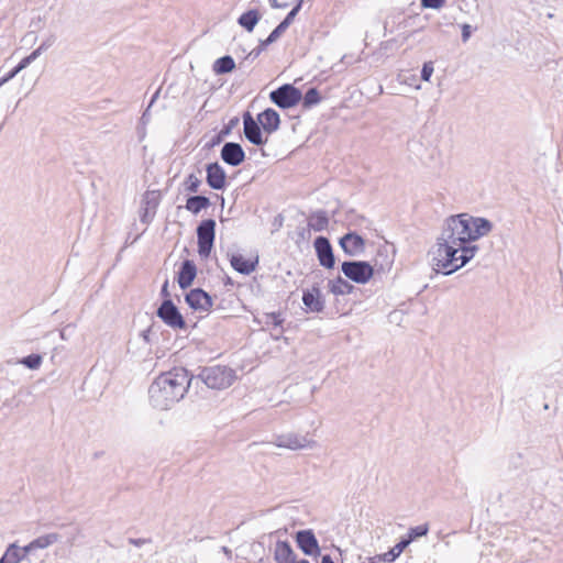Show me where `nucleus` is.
Masks as SVG:
<instances>
[{
    "label": "nucleus",
    "mask_w": 563,
    "mask_h": 563,
    "mask_svg": "<svg viewBox=\"0 0 563 563\" xmlns=\"http://www.w3.org/2000/svg\"><path fill=\"white\" fill-rule=\"evenodd\" d=\"M235 60L231 55H224L217 58L212 64V71L217 76L227 75L235 69Z\"/></svg>",
    "instance_id": "nucleus-26"
},
{
    "label": "nucleus",
    "mask_w": 563,
    "mask_h": 563,
    "mask_svg": "<svg viewBox=\"0 0 563 563\" xmlns=\"http://www.w3.org/2000/svg\"><path fill=\"white\" fill-rule=\"evenodd\" d=\"M224 139H225V136L223 134H221V132L219 131L205 145V148H208V150L213 148V147L220 145L223 142Z\"/></svg>",
    "instance_id": "nucleus-43"
},
{
    "label": "nucleus",
    "mask_w": 563,
    "mask_h": 563,
    "mask_svg": "<svg viewBox=\"0 0 563 563\" xmlns=\"http://www.w3.org/2000/svg\"><path fill=\"white\" fill-rule=\"evenodd\" d=\"M269 45L271 43H268L267 38L260 40L258 45L245 56L243 62L240 63V66L244 65V63L249 59H256L261 53L264 52Z\"/></svg>",
    "instance_id": "nucleus-35"
},
{
    "label": "nucleus",
    "mask_w": 563,
    "mask_h": 563,
    "mask_svg": "<svg viewBox=\"0 0 563 563\" xmlns=\"http://www.w3.org/2000/svg\"><path fill=\"white\" fill-rule=\"evenodd\" d=\"M313 247L320 266L332 269L335 266V255L332 244L327 236L319 235L313 241Z\"/></svg>",
    "instance_id": "nucleus-11"
},
{
    "label": "nucleus",
    "mask_w": 563,
    "mask_h": 563,
    "mask_svg": "<svg viewBox=\"0 0 563 563\" xmlns=\"http://www.w3.org/2000/svg\"><path fill=\"white\" fill-rule=\"evenodd\" d=\"M321 563H335L330 554H321Z\"/></svg>",
    "instance_id": "nucleus-52"
},
{
    "label": "nucleus",
    "mask_w": 563,
    "mask_h": 563,
    "mask_svg": "<svg viewBox=\"0 0 563 563\" xmlns=\"http://www.w3.org/2000/svg\"><path fill=\"white\" fill-rule=\"evenodd\" d=\"M275 444L278 448H285L289 450H300L305 448H311L316 444L313 440H309L306 435H300L297 433H286L277 435L275 439Z\"/></svg>",
    "instance_id": "nucleus-17"
},
{
    "label": "nucleus",
    "mask_w": 563,
    "mask_h": 563,
    "mask_svg": "<svg viewBox=\"0 0 563 563\" xmlns=\"http://www.w3.org/2000/svg\"><path fill=\"white\" fill-rule=\"evenodd\" d=\"M198 268L192 260H184L176 272L175 282L179 288L186 290L190 288L197 277Z\"/></svg>",
    "instance_id": "nucleus-15"
},
{
    "label": "nucleus",
    "mask_w": 563,
    "mask_h": 563,
    "mask_svg": "<svg viewBox=\"0 0 563 563\" xmlns=\"http://www.w3.org/2000/svg\"><path fill=\"white\" fill-rule=\"evenodd\" d=\"M265 323L267 325L272 324L275 329L280 328L279 334L275 336L276 340L280 338V335L284 332L283 323L285 322V319L282 316V312L279 311H273L265 313Z\"/></svg>",
    "instance_id": "nucleus-32"
},
{
    "label": "nucleus",
    "mask_w": 563,
    "mask_h": 563,
    "mask_svg": "<svg viewBox=\"0 0 563 563\" xmlns=\"http://www.w3.org/2000/svg\"><path fill=\"white\" fill-rule=\"evenodd\" d=\"M103 454H104L103 451H97V452L93 453V459L95 460L100 459Z\"/></svg>",
    "instance_id": "nucleus-56"
},
{
    "label": "nucleus",
    "mask_w": 563,
    "mask_h": 563,
    "mask_svg": "<svg viewBox=\"0 0 563 563\" xmlns=\"http://www.w3.org/2000/svg\"><path fill=\"white\" fill-rule=\"evenodd\" d=\"M445 3V0H420V4L424 9H441Z\"/></svg>",
    "instance_id": "nucleus-41"
},
{
    "label": "nucleus",
    "mask_w": 563,
    "mask_h": 563,
    "mask_svg": "<svg viewBox=\"0 0 563 563\" xmlns=\"http://www.w3.org/2000/svg\"><path fill=\"white\" fill-rule=\"evenodd\" d=\"M205 169L207 185L213 190L224 191L228 186L224 168L218 162H212L208 163Z\"/></svg>",
    "instance_id": "nucleus-14"
},
{
    "label": "nucleus",
    "mask_w": 563,
    "mask_h": 563,
    "mask_svg": "<svg viewBox=\"0 0 563 563\" xmlns=\"http://www.w3.org/2000/svg\"><path fill=\"white\" fill-rule=\"evenodd\" d=\"M161 203V191L159 190H147L143 197L141 205L146 209L157 210Z\"/></svg>",
    "instance_id": "nucleus-31"
},
{
    "label": "nucleus",
    "mask_w": 563,
    "mask_h": 563,
    "mask_svg": "<svg viewBox=\"0 0 563 563\" xmlns=\"http://www.w3.org/2000/svg\"><path fill=\"white\" fill-rule=\"evenodd\" d=\"M256 119L267 135L278 131L282 123L279 113L273 108H266L257 114Z\"/></svg>",
    "instance_id": "nucleus-19"
},
{
    "label": "nucleus",
    "mask_w": 563,
    "mask_h": 563,
    "mask_svg": "<svg viewBox=\"0 0 563 563\" xmlns=\"http://www.w3.org/2000/svg\"><path fill=\"white\" fill-rule=\"evenodd\" d=\"M19 364H22L29 369H38L43 363V356L38 353H31L19 360Z\"/></svg>",
    "instance_id": "nucleus-33"
},
{
    "label": "nucleus",
    "mask_w": 563,
    "mask_h": 563,
    "mask_svg": "<svg viewBox=\"0 0 563 563\" xmlns=\"http://www.w3.org/2000/svg\"><path fill=\"white\" fill-rule=\"evenodd\" d=\"M60 336L64 339L65 338V334H64V331L60 332Z\"/></svg>",
    "instance_id": "nucleus-61"
},
{
    "label": "nucleus",
    "mask_w": 563,
    "mask_h": 563,
    "mask_svg": "<svg viewBox=\"0 0 563 563\" xmlns=\"http://www.w3.org/2000/svg\"><path fill=\"white\" fill-rule=\"evenodd\" d=\"M152 330H153V325L148 327L147 329L143 330L141 332V338L146 342V343H150L151 342V333H152Z\"/></svg>",
    "instance_id": "nucleus-51"
},
{
    "label": "nucleus",
    "mask_w": 563,
    "mask_h": 563,
    "mask_svg": "<svg viewBox=\"0 0 563 563\" xmlns=\"http://www.w3.org/2000/svg\"><path fill=\"white\" fill-rule=\"evenodd\" d=\"M307 221L313 231L321 232L328 228L329 216L325 210H317L309 214Z\"/></svg>",
    "instance_id": "nucleus-27"
},
{
    "label": "nucleus",
    "mask_w": 563,
    "mask_h": 563,
    "mask_svg": "<svg viewBox=\"0 0 563 563\" xmlns=\"http://www.w3.org/2000/svg\"><path fill=\"white\" fill-rule=\"evenodd\" d=\"M224 553H228L230 550L228 548H223Z\"/></svg>",
    "instance_id": "nucleus-59"
},
{
    "label": "nucleus",
    "mask_w": 563,
    "mask_h": 563,
    "mask_svg": "<svg viewBox=\"0 0 563 563\" xmlns=\"http://www.w3.org/2000/svg\"><path fill=\"white\" fill-rule=\"evenodd\" d=\"M433 63L432 62H426L422 65L421 71H420V78L423 81H429L432 74H433Z\"/></svg>",
    "instance_id": "nucleus-40"
},
{
    "label": "nucleus",
    "mask_w": 563,
    "mask_h": 563,
    "mask_svg": "<svg viewBox=\"0 0 563 563\" xmlns=\"http://www.w3.org/2000/svg\"><path fill=\"white\" fill-rule=\"evenodd\" d=\"M283 221H284L283 216L278 214L277 217H275L273 224H274L275 228L278 229V228H280L283 225Z\"/></svg>",
    "instance_id": "nucleus-53"
},
{
    "label": "nucleus",
    "mask_w": 563,
    "mask_h": 563,
    "mask_svg": "<svg viewBox=\"0 0 563 563\" xmlns=\"http://www.w3.org/2000/svg\"><path fill=\"white\" fill-rule=\"evenodd\" d=\"M26 556V552H24V547L21 548L15 543L10 544L2 556L0 558V563H19Z\"/></svg>",
    "instance_id": "nucleus-28"
},
{
    "label": "nucleus",
    "mask_w": 563,
    "mask_h": 563,
    "mask_svg": "<svg viewBox=\"0 0 563 563\" xmlns=\"http://www.w3.org/2000/svg\"><path fill=\"white\" fill-rule=\"evenodd\" d=\"M156 316L173 330H187L188 323L174 301H161Z\"/></svg>",
    "instance_id": "nucleus-7"
},
{
    "label": "nucleus",
    "mask_w": 563,
    "mask_h": 563,
    "mask_svg": "<svg viewBox=\"0 0 563 563\" xmlns=\"http://www.w3.org/2000/svg\"><path fill=\"white\" fill-rule=\"evenodd\" d=\"M503 496H504V495H503L501 493L498 495V500H499V501H501Z\"/></svg>",
    "instance_id": "nucleus-58"
},
{
    "label": "nucleus",
    "mask_w": 563,
    "mask_h": 563,
    "mask_svg": "<svg viewBox=\"0 0 563 563\" xmlns=\"http://www.w3.org/2000/svg\"><path fill=\"white\" fill-rule=\"evenodd\" d=\"M329 291L335 296L352 294L356 287L341 276L328 282Z\"/></svg>",
    "instance_id": "nucleus-24"
},
{
    "label": "nucleus",
    "mask_w": 563,
    "mask_h": 563,
    "mask_svg": "<svg viewBox=\"0 0 563 563\" xmlns=\"http://www.w3.org/2000/svg\"><path fill=\"white\" fill-rule=\"evenodd\" d=\"M2 87V85H0V88Z\"/></svg>",
    "instance_id": "nucleus-62"
},
{
    "label": "nucleus",
    "mask_w": 563,
    "mask_h": 563,
    "mask_svg": "<svg viewBox=\"0 0 563 563\" xmlns=\"http://www.w3.org/2000/svg\"><path fill=\"white\" fill-rule=\"evenodd\" d=\"M404 544L398 541L388 552L368 558L367 563H393L405 551Z\"/></svg>",
    "instance_id": "nucleus-25"
},
{
    "label": "nucleus",
    "mask_w": 563,
    "mask_h": 563,
    "mask_svg": "<svg viewBox=\"0 0 563 563\" xmlns=\"http://www.w3.org/2000/svg\"><path fill=\"white\" fill-rule=\"evenodd\" d=\"M156 214L155 210L146 209L141 206L140 221L144 224H150Z\"/></svg>",
    "instance_id": "nucleus-39"
},
{
    "label": "nucleus",
    "mask_w": 563,
    "mask_h": 563,
    "mask_svg": "<svg viewBox=\"0 0 563 563\" xmlns=\"http://www.w3.org/2000/svg\"><path fill=\"white\" fill-rule=\"evenodd\" d=\"M290 26L284 19L279 22V24L269 33L266 37L268 43H275Z\"/></svg>",
    "instance_id": "nucleus-36"
},
{
    "label": "nucleus",
    "mask_w": 563,
    "mask_h": 563,
    "mask_svg": "<svg viewBox=\"0 0 563 563\" xmlns=\"http://www.w3.org/2000/svg\"><path fill=\"white\" fill-rule=\"evenodd\" d=\"M543 408L547 410L549 409V405L548 404H544Z\"/></svg>",
    "instance_id": "nucleus-60"
},
{
    "label": "nucleus",
    "mask_w": 563,
    "mask_h": 563,
    "mask_svg": "<svg viewBox=\"0 0 563 563\" xmlns=\"http://www.w3.org/2000/svg\"><path fill=\"white\" fill-rule=\"evenodd\" d=\"M159 296L162 298V301L169 300L174 301L169 291V282L168 279H165L161 287Z\"/></svg>",
    "instance_id": "nucleus-45"
},
{
    "label": "nucleus",
    "mask_w": 563,
    "mask_h": 563,
    "mask_svg": "<svg viewBox=\"0 0 563 563\" xmlns=\"http://www.w3.org/2000/svg\"><path fill=\"white\" fill-rule=\"evenodd\" d=\"M262 19V13L258 9H249L238 18V24L246 32L251 33Z\"/></svg>",
    "instance_id": "nucleus-21"
},
{
    "label": "nucleus",
    "mask_w": 563,
    "mask_h": 563,
    "mask_svg": "<svg viewBox=\"0 0 563 563\" xmlns=\"http://www.w3.org/2000/svg\"><path fill=\"white\" fill-rule=\"evenodd\" d=\"M19 73L20 70L18 69L16 66H14L10 71H8L4 76L0 78V85H5L11 79H13Z\"/></svg>",
    "instance_id": "nucleus-46"
},
{
    "label": "nucleus",
    "mask_w": 563,
    "mask_h": 563,
    "mask_svg": "<svg viewBox=\"0 0 563 563\" xmlns=\"http://www.w3.org/2000/svg\"><path fill=\"white\" fill-rule=\"evenodd\" d=\"M429 532V525L422 523L419 526L410 527L408 532L400 538V542L405 543L404 547L407 548L411 542L417 540L418 538L426 537Z\"/></svg>",
    "instance_id": "nucleus-29"
},
{
    "label": "nucleus",
    "mask_w": 563,
    "mask_h": 563,
    "mask_svg": "<svg viewBox=\"0 0 563 563\" xmlns=\"http://www.w3.org/2000/svg\"><path fill=\"white\" fill-rule=\"evenodd\" d=\"M243 120V134L245 139L253 145L263 146L268 142V139L263 135L265 133L257 119H255L250 111H245L242 115Z\"/></svg>",
    "instance_id": "nucleus-8"
},
{
    "label": "nucleus",
    "mask_w": 563,
    "mask_h": 563,
    "mask_svg": "<svg viewBox=\"0 0 563 563\" xmlns=\"http://www.w3.org/2000/svg\"><path fill=\"white\" fill-rule=\"evenodd\" d=\"M341 272L353 283L366 284L374 276V266L367 261H344L341 264Z\"/></svg>",
    "instance_id": "nucleus-5"
},
{
    "label": "nucleus",
    "mask_w": 563,
    "mask_h": 563,
    "mask_svg": "<svg viewBox=\"0 0 563 563\" xmlns=\"http://www.w3.org/2000/svg\"><path fill=\"white\" fill-rule=\"evenodd\" d=\"M228 257L232 268L242 275H251L256 271L260 263L257 255L254 258H245L240 253H231L228 254Z\"/></svg>",
    "instance_id": "nucleus-18"
},
{
    "label": "nucleus",
    "mask_w": 563,
    "mask_h": 563,
    "mask_svg": "<svg viewBox=\"0 0 563 563\" xmlns=\"http://www.w3.org/2000/svg\"><path fill=\"white\" fill-rule=\"evenodd\" d=\"M158 95H159V89L155 91V93L152 96L151 100H150V103H148V108L152 107L154 104V102L156 101V99L158 98Z\"/></svg>",
    "instance_id": "nucleus-54"
},
{
    "label": "nucleus",
    "mask_w": 563,
    "mask_h": 563,
    "mask_svg": "<svg viewBox=\"0 0 563 563\" xmlns=\"http://www.w3.org/2000/svg\"><path fill=\"white\" fill-rule=\"evenodd\" d=\"M128 542L134 547H142L146 543H150L151 542V539H145V538H129L128 539Z\"/></svg>",
    "instance_id": "nucleus-49"
},
{
    "label": "nucleus",
    "mask_w": 563,
    "mask_h": 563,
    "mask_svg": "<svg viewBox=\"0 0 563 563\" xmlns=\"http://www.w3.org/2000/svg\"><path fill=\"white\" fill-rule=\"evenodd\" d=\"M273 9H285L288 7L287 2H279L278 0H268Z\"/></svg>",
    "instance_id": "nucleus-50"
},
{
    "label": "nucleus",
    "mask_w": 563,
    "mask_h": 563,
    "mask_svg": "<svg viewBox=\"0 0 563 563\" xmlns=\"http://www.w3.org/2000/svg\"><path fill=\"white\" fill-rule=\"evenodd\" d=\"M461 30H462L461 37H462V41L465 43L470 40V37L472 35V26L467 23H464L461 25Z\"/></svg>",
    "instance_id": "nucleus-47"
},
{
    "label": "nucleus",
    "mask_w": 563,
    "mask_h": 563,
    "mask_svg": "<svg viewBox=\"0 0 563 563\" xmlns=\"http://www.w3.org/2000/svg\"><path fill=\"white\" fill-rule=\"evenodd\" d=\"M339 245L347 256H358L364 253L366 241L356 231H347L339 239Z\"/></svg>",
    "instance_id": "nucleus-13"
},
{
    "label": "nucleus",
    "mask_w": 563,
    "mask_h": 563,
    "mask_svg": "<svg viewBox=\"0 0 563 563\" xmlns=\"http://www.w3.org/2000/svg\"><path fill=\"white\" fill-rule=\"evenodd\" d=\"M239 121L240 120L238 117L230 119L228 124L223 125V128L220 130L221 134H223L225 137L229 136L232 130L238 125Z\"/></svg>",
    "instance_id": "nucleus-42"
},
{
    "label": "nucleus",
    "mask_w": 563,
    "mask_h": 563,
    "mask_svg": "<svg viewBox=\"0 0 563 563\" xmlns=\"http://www.w3.org/2000/svg\"><path fill=\"white\" fill-rule=\"evenodd\" d=\"M322 101V96L317 87H310L302 93L301 106L303 109H311Z\"/></svg>",
    "instance_id": "nucleus-30"
},
{
    "label": "nucleus",
    "mask_w": 563,
    "mask_h": 563,
    "mask_svg": "<svg viewBox=\"0 0 563 563\" xmlns=\"http://www.w3.org/2000/svg\"><path fill=\"white\" fill-rule=\"evenodd\" d=\"M295 541L305 555L313 558L321 555L319 541L312 529L297 531L295 533Z\"/></svg>",
    "instance_id": "nucleus-12"
},
{
    "label": "nucleus",
    "mask_w": 563,
    "mask_h": 563,
    "mask_svg": "<svg viewBox=\"0 0 563 563\" xmlns=\"http://www.w3.org/2000/svg\"><path fill=\"white\" fill-rule=\"evenodd\" d=\"M271 101L282 110L296 107L302 99V91L292 84H283L269 92Z\"/></svg>",
    "instance_id": "nucleus-6"
},
{
    "label": "nucleus",
    "mask_w": 563,
    "mask_h": 563,
    "mask_svg": "<svg viewBox=\"0 0 563 563\" xmlns=\"http://www.w3.org/2000/svg\"><path fill=\"white\" fill-rule=\"evenodd\" d=\"M211 206L209 197L205 195H189L186 199L185 208L192 214H198Z\"/></svg>",
    "instance_id": "nucleus-23"
},
{
    "label": "nucleus",
    "mask_w": 563,
    "mask_h": 563,
    "mask_svg": "<svg viewBox=\"0 0 563 563\" xmlns=\"http://www.w3.org/2000/svg\"><path fill=\"white\" fill-rule=\"evenodd\" d=\"M191 386L192 374L185 367H174L150 385V404L155 409L168 410L185 397Z\"/></svg>",
    "instance_id": "nucleus-2"
},
{
    "label": "nucleus",
    "mask_w": 563,
    "mask_h": 563,
    "mask_svg": "<svg viewBox=\"0 0 563 563\" xmlns=\"http://www.w3.org/2000/svg\"><path fill=\"white\" fill-rule=\"evenodd\" d=\"M185 302L194 311L209 312L213 306V298L201 287H196L185 294Z\"/></svg>",
    "instance_id": "nucleus-9"
},
{
    "label": "nucleus",
    "mask_w": 563,
    "mask_h": 563,
    "mask_svg": "<svg viewBox=\"0 0 563 563\" xmlns=\"http://www.w3.org/2000/svg\"><path fill=\"white\" fill-rule=\"evenodd\" d=\"M493 228V222L484 217L459 213L446 218L437 240L434 269L451 275L465 266L479 251L473 242L489 234Z\"/></svg>",
    "instance_id": "nucleus-1"
},
{
    "label": "nucleus",
    "mask_w": 563,
    "mask_h": 563,
    "mask_svg": "<svg viewBox=\"0 0 563 563\" xmlns=\"http://www.w3.org/2000/svg\"><path fill=\"white\" fill-rule=\"evenodd\" d=\"M59 539H60V536L55 532L40 536L24 547V552H26V555H27L37 549H46L47 547L52 545L53 543L59 541Z\"/></svg>",
    "instance_id": "nucleus-22"
},
{
    "label": "nucleus",
    "mask_w": 563,
    "mask_h": 563,
    "mask_svg": "<svg viewBox=\"0 0 563 563\" xmlns=\"http://www.w3.org/2000/svg\"><path fill=\"white\" fill-rule=\"evenodd\" d=\"M236 379L233 368L225 365L206 366L200 368L199 374H192V384H205L210 389L229 388Z\"/></svg>",
    "instance_id": "nucleus-3"
},
{
    "label": "nucleus",
    "mask_w": 563,
    "mask_h": 563,
    "mask_svg": "<svg viewBox=\"0 0 563 563\" xmlns=\"http://www.w3.org/2000/svg\"><path fill=\"white\" fill-rule=\"evenodd\" d=\"M216 228L212 218L201 220L196 228L198 254L201 258H208L214 247Z\"/></svg>",
    "instance_id": "nucleus-4"
},
{
    "label": "nucleus",
    "mask_w": 563,
    "mask_h": 563,
    "mask_svg": "<svg viewBox=\"0 0 563 563\" xmlns=\"http://www.w3.org/2000/svg\"><path fill=\"white\" fill-rule=\"evenodd\" d=\"M311 228L309 227V224L307 223L306 227H298L297 228V234L299 236V239L301 240H306L307 238L310 236V232H311Z\"/></svg>",
    "instance_id": "nucleus-48"
},
{
    "label": "nucleus",
    "mask_w": 563,
    "mask_h": 563,
    "mask_svg": "<svg viewBox=\"0 0 563 563\" xmlns=\"http://www.w3.org/2000/svg\"><path fill=\"white\" fill-rule=\"evenodd\" d=\"M55 36L54 35H49L46 40H44L41 45L35 48L34 51L35 52H38V56L45 52L46 49H48L54 43H55Z\"/></svg>",
    "instance_id": "nucleus-44"
},
{
    "label": "nucleus",
    "mask_w": 563,
    "mask_h": 563,
    "mask_svg": "<svg viewBox=\"0 0 563 563\" xmlns=\"http://www.w3.org/2000/svg\"><path fill=\"white\" fill-rule=\"evenodd\" d=\"M223 284L224 286H233L234 285V282L233 279L230 277V276H225L224 280H223Z\"/></svg>",
    "instance_id": "nucleus-55"
},
{
    "label": "nucleus",
    "mask_w": 563,
    "mask_h": 563,
    "mask_svg": "<svg viewBox=\"0 0 563 563\" xmlns=\"http://www.w3.org/2000/svg\"><path fill=\"white\" fill-rule=\"evenodd\" d=\"M301 300L307 312L321 313L325 309V299L319 283H313L311 287L302 289Z\"/></svg>",
    "instance_id": "nucleus-10"
},
{
    "label": "nucleus",
    "mask_w": 563,
    "mask_h": 563,
    "mask_svg": "<svg viewBox=\"0 0 563 563\" xmlns=\"http://www.w3.org/2000/svg\"><path fill=\"white\" fill-rule=\"evenodd\" d=\"M221 159L229 166H240L246 158L245 151L238 142H225L220 152Z\"/></svg>",
    "instance_id": "nucleus-16"
},
{
    "label": "nucleus",
    "mask_w": 563,
    "mask_h": 563,
    "mask_svg": "<svg viewBox=\"0 0 563 563\" xmlns=\"http://www.w3.org/2000/svg\"><path fill=\"white\" fill-rule=\"evenodd\" d=\"M305 0H296V3L295 5L292 7V9L286 14V16L284 18V20L288 23V24H291L296 18V15L300 12L301 8H302V4H303Z\"/></svg>",
    "instance_id": "nucleus-37"
},
{
    "label": "nucleus",
    "mask_w": 563,
    "mask_h": 563,
    "mask_svg": "<svg viewBox=\"0 0 563 563\" xmlns=\"http://www.w3.org/2000/svg\"><path fill=\"white\" fill-rule=\"evenodd\" d=\"M181 185L185 191L189 194H197L201 186V179L198 178L194 173H190L187 175Z\"/></svg>",
    "instance_id": "nucleus-34"
},
{
    "label": "nucleus",
    "mask_w": 563,
    "mask_h": 563,
    "mask_svg": "<svg viewBox=\"0 0 563 563\" xmlns=\"http://www.w3.org/2000/svg\"><path fill=\"white\" fill-rule=\"evenodd\" d=\"M38 57V52L33 51L27 56L23 57L15 66L21 71L30 66Z\"/></svg>",
    "instance_id": "nucleus-38"
},
{
    "label": "nucleus",
    "mask_w": 563,
    "mask_h": 563,
    "mask_svg": "<svg viewBox=\"0 0 563 563\" xmlns=\"http://www.w3.org/2000/svg\"><path fill=\"white\" fill-rule=\"evenodd\" d=\"M274 560L276 563H296L297 555L289 541L278 540L275 544Z\"/></svg>",
    "instance_id": "nucleus-20"
},
{
    "label": "nucleus",
    "mask_w": 563,
    "mask_h": 563,
    "mask_svg": "<svg viewBox=\"0 0 563 563\" xmlns=\"http://www.w3.org/2000/svg\"><path fill=\"white\" fill-rule=\"evenodd\" d=\"M296 563H310V562L306 559H300V560L296 561Z\"/></svg>",
    "instance_id": "nucleus-57"
}]
</instances>
